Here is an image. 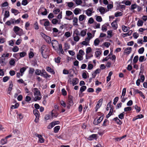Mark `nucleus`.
<instances>
[{"label":"nucleus","mask_w":147,"mask_h":147,"mask_svg":"<svg viewBox=\"0 0 147 147\" xmlns=\"http://www.w3.org/2000/svg\"><path fill=\"white\" fill-rule=\"evenodd\" d=\"M8 5V2L7 1H5L1 4V6L2 7H5L7 6Z\"/></svg>","instance_id":"4d7b16f0"},{"label":"nucleus","mask_w":147,"mask_h":147,"mask_svg":"<svg viewBox=\"0 0 147 147\" xmlns=\"http://www.w3.org/2000/svg\"><path fill=\"white\" fill-rule=\"evenodd\" d=\"M86 17V16L84 15H81L79 16V20L80 21H82Z\"/></svg>","instance_id":"b1692460"},{"label":"nucleus","mask_w":147,"mask_h":147,"mask_svg":"<svg viewBox=\"0 0 147 147\" xmlns=\"http://www.w3.org/2000/svg\"><path fill=\"white\" fill-rule=\"evenodd\" d=\"M54 110H52V111L51 114V116L52 117H56L58 116L59 115V113L57 112H56L55 113H54Z\"/></svg>","instance_id":"cd10ccee"},{"label":"nucleus","mask_w":147,"mask_h":147,"mask_svg":"<svg viewBox=\"0 0 147 147\" xmlns=\"http://www.w3.org/2000/svg\"><path fill=\"white\" fill-rule=\"evenodd\" d=\"M113 120L115 121L119 125L121 124L122 123L121 121L117 117L114 118Z\"/></svg>","instance_id":"412c9836"},{"label":"nucleus","mask_w":147,"mask_h":147,"mask_svg":"<svg viewBox=\"0 0 147 147\" xmlns=\"http://www.w3.org/2000/svg\"><path fill=\"white\" fill-rule=\"evenodd\" d=\"M72 19H73V25L74 26H77V27L79 25L78 24V19L76 17L74 18L73 17Z\"/></svg>","instance_id":"f8f14e48"},{"label":"nucleus","mask_w":147,"mask_h":147,"mask_svg":"<svg viewBox=\"0 0 147 147\" xmlns=\"http://www.w3.org/2000/svg\"><path fill=\"white\" fill-rule=\"evenodd\" d=\"M19 55L21 58L23 57L26 55V53L25 52H22L19 53Z\"/></svg>","instance_id":"ea45409f"},{"label":"nucleus","mask_w":147,"mask_h":147,"mask_svg":"<svg viewBox=\"0 0 147 147\" xmlns=\"http://www.w3.org/2000/svg\"><path fill=\"white\" fill-rule=\"evenodd\" d=\"M32 91L34 93V95L35 96H40L41 94L40 92L37 88H35L32 89Z\"/></svg>","instance_id":"39448f33"},{"label":"nucleus","mask_w":147,"mask_h":147,"mask_svg":"<svg viewBox=\"0 0 147 147\" xmlns=\"http://www.w3.org/2000/svg\"><path fill=\"white\" fill-rule=\"evenodd\" d=\"M67 6L70 8L73 7L74 5V3L72 2H68L66 3Z\"/></svg>","instance_id":"c03bdc74"},{"label":"nucleus","mask_w":147,"mask_h":147,"mask_svg":"<svg viewBox=\"0 0 147 147\" xmlns=\"http://www.w3.org/2000/svg\"><path fill=\"white\" fill-rule=\"evenodd\" d=\"M9 79V78L7 76H6L3 78V82H6Z\"/></svg>","instance_id":"0e129e2a"},{"label":"nucleus","mask_w":147,"mask_h":147,"mask_svg":"<svg viewBox=\"0 0 147 147\" xmlns=\"http://www.w3.org/2000/svg\"><path fill=\"white\" fill-rule=\"evenodd\" d=\"M100 42V41L98 38L95 39L94 41V44L95 46H97L98 45Z\"/></svg>","instance_id":"f704fd0d"},{"label":"nucleus","mask_w":147,"mask_h":147,"mask_svg":"<svg viewBox=\"0 0 147 147\" xmlns=\"http://www.w3.org/2000/svg\"><path fill=\"white\" fill-rule=\"evenodd\" d=\"M26 70V68L25 67H23L21 68L20 70V72L21 73V76H22L23 73Z\"/></svg>","instance_id":"4c0bfd02"},{"label":"nucleus","mask_w":147,"mask_h":147,"mask_svg":"<svg viewBox=\"0 0 147 147\" xmlns=\"http://www.w3.org/2000/svg\"><path fill=\"white\" fill-rule=\"evenodd\" d=\"M9 16V12L8 11H6L4 14V17L3 18V21H4L7 18H8Z\"/></svg>","instance_id":"aec40b11"},{"label":"nucleus","mask_w":147,"mask_h":147,"mask_svg":"<svg viewBox=\"0 0 147 147\" xmlns=\"http://www.w3.org/2000/svg\"><path fill=\"white\" fill-rule=\"evenodd\" d=\"M95 17H96V20L97 22H100L102 21V19L101 16H96Z\"/></svg>","instance_id":"c85d7f7f"},{"label":"nucleus","mask_w":147,"mask_h":147,"mask_svg":"<svg viewBox=\"0 0 147 147\" xmlns=\"http://www.w3.org/2000/svg\"><path fill=\"white\" fill-rule=\"evenodd\" d=\"M81 11L80 9L76 8L74 11V13L75 15H77L79 13V11L80 12Z\"/></svg>","instance_id":"bb28decb"},{"label":"nucleus","mask_w":147,"mask_h":147,"mask_svg":"<svg viewBox=\"0 0 147 147\" xmlns=\"http://www.w3.org/2000/svg\"><path fill=\"white\" fill-rule=\"evenodd\" d=\"M143 22L141 20H139L138 21L137 25L138 26H142L143 25Z\"/></svg>","instance_id":"79ce46f5"},{"label":"nucleus","mask_w":147,"mask_h":147,"mask_svg":"<svg viewBox=\"0 0 147 147\" xmlns=\"http://www.w3.org/2000/svg\"><path fill=\"white\" fill-rule=\"evenodd\" d=\"M73 35L79 36L80 35V32L78 29H76L74 32Z\"/></svg>","instance_id":"c756f323"},{"label":"nucleus","mask_w":147,"mask_h":147,"mask_svg":"<svg viewBox=\"0 0 147 147\" xmlns=\"http://www.w3.org/2000/svg\"><path fill=\"white\" fill-rule=\"evenodd\" d=\"M75 3L77 5H79L82 3V1L81 0H76Z\"/></svg>","instance_id":"5fc2aeb1"},{"label":"nucleus","mask_w":147,"mask_h":147,"mask_svg":"<svg viewBox=\"0 0 147 147\" xmlns=\"http://www.w3.org/2000/svg\"><path fill=\"white\" fill-rule=\"evenodd\" d=\"M61 58L59 57L55 58V62L57 63H59L60 62Z\"/></svg>","instance_id":"3c124183"},{"label":"nucleus","mask_w":147,"mask_h":147,"mask_svg":"<svg viewBox=\"0 0 147 147\" xmlns=\"http://www.w3.org/2000/svg\"><path fill=\"white\" fill-rule=\"evenodd\" d=\"M14 25L16 24H19L20 21H21V19L19 18L16 20L14 18Z\"/></svg>","instance_id":"603ef678"},{"label":"nucleus","mask_w":147,"mask_h":147,"mask_svg":"<svg viewBox=\"0 0 147 147\" xmlns=\"http://www.w3.org/2000/svg\"><path fill=\"white\" fill-rule=\"evenodd\" d=\"M97 135L96 134H93L90 136L88 138V139L90 140H92L96 138Z\"/></svg>","instance_id":"dca6fc26"},{"label":"nucleus","mask_w":147,"mask_h":147,"mask_svg":"<svg viewBox=\"0 0 147 147\" xmlns=\"http://www.w3.org/2000/svg\"><path fill=\"white\" fill-rule=\"evenodd\" d=\"M60 127L59 126H57L55 127L54 128V132L55 133H57L60 129Z\"/></svg>","instance_id":"a19ab883"},{"label":"nucleus","mask_w":147,"mask_h":147,"mask_svg":"<svg viewBox=\"0 0 147 147\" xmlns=\"http://www.w3.org/2000/svg\"><path fill=\"white\" fill-rule=\"evenodd\" d=\"M101 53V52L100 51H97L95 52V54L96 57H99Z\"/></svg>","instance_id":"a18cd8bd"},{"label":"nucleus","mask_w":147,"mask_h":147,"mask_svg":"<svg viewBox=\"0 0 147 147\" xmlns=\"http://www.w3.org/2000/svg\"><path fill=\"white\" fill-rule=\"evenodd\" d=\"M19 49L17 46H15L12 49V51L13 52H17L19 51Z\"/></svg>","instance_id":"49530a36"},{"label":"nucleus","mask_w":147,"mask_h":147,"mask_svg":"<svg viewBox=\"0 0 147 147\" xmlns=\"http://www.w3.org/2000/svg\"><path fill=\"white\" fill-rule=\"evenodd\" d=\"M122 29L123 31L124 32H127L129 29V27H127L124 25H123L122 26Z\"/></svg>","instance_id":"7c9ffc66"},{"label":"nucleus","mask_w":147,"mask_h":147,"mask_svg":"<svg viewBox=\"0 0 147 147\" xmlns=\"http://www.w3.org/2000/svg\"><path fill=\"white\" fill-rule=\"evenodd\" d=\"M58 20L56 19H53L52 21V22L53 24H56L58 23Z\"/></svg>","instance_id":"e2e57ef3"},{"label":"nucleus","mask_w":147,"mask_h":147,"mask_svg":"<svg viewBox=\"0 0 147 147\" xmlns=\"http://www.w3.org/2000/svg\"><path fill=\"white\" fill-rule=\"evenodd\" d=\"M137 5L135 4H132L131 6V10H133L137 8Z\"/></svg>","instance_id":"052dcab7"},{"label":"nucleus","mask_w":147,"mask_h":147,"mask_svg":"<svg viewBox=\"0 0 147 147\" xmlns=\"http://www.w3.org/2000/svg\"><path fill=\"white\" fill-rule=\"evenodd\" d=\"M33 113L36 116V119L34 121L36 123H37L39 117V113L36 109H34L33 110Z\"/></svg>","instance_id":"7ed1b4c3"},{"label":"nucleus","mask_w":147,"mask_h":147,"mask_svg":"<svg viewBox=\"0 0 147 147\" xmlns=\"http://www.w3.org/2000/svg\"><path fill=\"white\" fill-rule=\"evenodd\" d=\"M73 97L71 95H69L68 96V102L69 105H73L74 104Z\"/></svg>","instance_id":"9b49d317"},{"label":"nucleus","mask_w":147,"mask_h":147,"mask_svg":"<svg viewBox=\"0 0 147 147\" xmlns=\"http://www.w3.org/2000/svg\"><path fill=\"white\" fill-rule=\"evenodd\" d=\"M7 139L5 138V139H2L1 141V144L3 145L7 143Z\"/></svg>","instance_id":"58836bf2"},{"label":"nucleus","mask_w":147,"mask_h":147,"mask_svg":"<svg viewBox=\"0 0 147 147\" xmlns=\"http://www.w3.org/2000/svg\"><path fill=\"white\" fill-rule=\"evenodd\" d=\"M66 14L67 16H72V17H70L69 18L66 17L65 19L68 20H71L72 19V18L74 16V15L73 14V13L71 11L69 10L66 11Z\"/></svg>","instance_id":"f03ea898"},{"label":"nucleus","mask_w":147,"mask_h":147,"mask_svg":"<svg viewBox=\"0 0 147 147\" xmlns=\"http://www.w3.org/2000/svg\"><path fill=\"white\" fill-rule=\"evenodd\" d=\"M123 15V13L121 12H117L115 14V17H118L121 16Z\"/></svg>","instance_id":"e433bc0d"},{"label":"nucleus","mask_w":147,"mask_h":147,"mask_svg":"<svg viewBox=\"0 0 147 147\" xmlns=\"http://www.w3.org/2000/svg\"><path fill=\"white\" fill-rule=\"evenodd\" d=\"M47 49H46V46L45 45H42L40 49V51L41 54L43 53L45 51H46Z\"/></svg>","instance_id":"5701e85b"},{"label":"nucleus","mask_w":147,"mask_h":147,"mask_svg":"<svg viewBox=\"0 0 147 147\" xmlns=\"http://www.w3.org/2000/svg\"><path fill=\"white\" fill-rule=\"evenodd\" d=\"M112 30H108L107 32V33L108 35L109 36V37L111 38L112 36Z\"/></svg>","instance_id":"bf43d9fd"},{"label":"nucleus","mask_w":147,"mask_h":147,"mask_svg":"<svg viewBox=\"0 0 147 147\" xmlns=\"http://www.w3.org/2000/svg\"><path fill=\"white\" fill-rule=\"evenodd\" d=\"M92 10L89 9L86 11V14L88 16H91L92 13Z\"/></svg>","instance_id":"6ab92c4d"},{"label":"nucleus","mask_w":147,"mask_h":147,"mask_svg":"<svg viewBox=\"0 0 147 147\" xmlns=\"http://www.w3.org/2000/svg\"><path fill=\"white\" fill-rule=\"evenodd\" d=\"M55 123H54V121L52 122L47 127V128L48 129H50L53 127L55 125Z\"/></svg>","instance_id":"2f4dec72"},{"label":"nucleus","mask_w":147,"mask_h":147,"mask_svg":"<svg viewBox=\"0 0 147 147\" xmlns=\"http://www.w3.org/2000/svg\"><path fill=\"white\" fill-rule=\"evenodd\" d=\"M144 47H142L140 49L138 50V52L139 54H141L143 53L144 51Z\"/></svg>","instance_id":"de8ad7c7"},{"label":"nucleus","mask_w":147,"mask_h":147,"mask_svg":"<svg viewBox=\"0 0 147 147\" xmlns=\"http://www.w3.org/2000/svg\"><path fill=\"white\" fill-rule=\"evenodd\" d=\"M73 39L76 42H78L80 39V38L79 36H77L73 35Z\"/></svg>","instance_id":"a878e982"},{"label":"nucleus","mask_w":147,"mask_h":147,"mask_svg":"<svg viewBox=\"0 0 147 147\" xmlns=\"http://www.w3.org/2000/svg\"><path fill=\"white\" fill-rule=\"evenodd\" d=\"M46 70L47 71L50 72L53 74H55V72L54 70L52 69L50 67H47L46 68Z\"/></svg>","instance_id":"a211bd4d"},{"label":"nucleus","mask_w":147,"mask_h":147,"mask_svg":"<svg viewBox=\"0 0 147 147\" xmlns=\"http://www.w3.org/2000/svg\"><path fill=\"white\" fill-rule=\"evenodd\" d=\"M102 99H100L99 100L98 102L97 103L96 106V111H97L98 109L102 105Z\"/></svg>","instance_id":"423d86ee"},{"label":"nucleus","mask_w":147,"mask_h":147,"mask_svg":"<svg viewBox=\"0 0 147 147\" xmlns=\"http://www.w3.org/2000/svg\"><path fill=\"white\" fill-rule=\"evenodd\" d=\"M43 57L45 58H47L48 57V52L47 49L42 54Z\"/></svg>","instance_id":"f3484780"},{"label":"nucleus","mask_w":147,"mask_h":147,"mask_svg":"<svg viewBox=\"0 0 147 147\" xmlns=\"http://www.w3.org/2000/svg\"><path fill=\"white\" fill-rule=\"evenodd\" d=\"M135 109L136 110V112H139L140 111V107H139L136 105L135 106Z\"/></svg>","instance_id":"338daca9"},{"label":"nucleus","mask_w":147,"mask_h":147,"mask_svg":"<svg viewBox=\"0 0 147 147\" xmlns=\"http://www.w3.org/2000/svg\"><path fill=\"white\" fill-rule=\"evenodd\" d=\"M106 8L103 7H99L98 9L97 10H98L100 13L101 14H104L106 12Z\"/></svg>","instance_id":"1a4fd4ad"},{"label":"nucleus","mask_w":147,"mask_h":147,"mask_svg":"<svg viewBox=\"0 0 147 147\" xmlns=\"http://www.w3.org/2000/svg\"><path fill=\"white\" fill-rule=\"evenodd\" d=\"M103 116H101L97 120L96 123L95 121V120H94L93 123L95 125H97L100 123L103 120Z\"/></svg>","instance_id":"9d476101"},{"label":"nucleus","mask_w":147,"mask_h":147,"mask_svg":"<svg viewBox=\"0 0 147 147\" xmlns=\"http://www.w3.org/2000/svg\"><path fill=\"white\" fill-rule=\"evenodd\" d=\"M119 99V97H116L114 100V102L113 104L114 105H115L116 103L118 101Z\"/></svg>","instance_id":"680f3d73"},{"label":"nucleus","mask_w":147,"mask_h":147,"mask_svg":"<svg viewBox=\"0 0 147 147\" xmlns=\"http://www.w3.org/2000/svg\"><path fill=\"white\" fill-rule=\"evenodd\" d=\"M86 30H82L80 32V35L82 36H84L86 34Z\"/></svg>","instance_id":"c9c22d12"},{"label":"nucleus","mask_w":147,"mask_h":147,"mask_svg":"<svg viewBox=\"0 0 147 147\" xmlns=\"http://www.w3.org/2000/svg\"><path fill=\"white\" fill-rule=\"evenodd\" d=\"M111 25L113 29L116 30L117 28V20H115L111 23Z\"/></svg>","instance_id":"6e6552de"},{"label":"nucleus","mask_w":147,"mask_h":147,"mask_svg":"<svg viewBox=\"0 0 147 147\" xmlns=\"http://www.w3.org/2000/svg\"><path fill=\"white\" fill-rule=\"evenodd\" d=\"M15 63V59H11L9 61V63L11 65H14Z\"/></svg>","instance_id":"37998d69"},{"label":"nucleus","mask_w":147,"mask_h":147,"mask_svg":"<svg viewBox=\"0 0 147 147\" xmlns=\"http://www.w3.org/2000/svg\"><path fill=\"white\" fill-rule=\"evenodd\" d=\"M132 48L131 47H128L125 49L124 51V53L127 55H129L131 52Z\"/></svg>","instance_id":"ddd939ff"},{"label":"nucleus","mask_w":147,"mask_h":147,"mask_svg":"<svg viewBox=\"0 0 147 147\" xmlns=\"http://www.w3.org/2000/svg\"><path fill=\"white\" fill-rule=\"evenodd\" d=\"M138 59V55H136L135 56L133 59V62L134 63H136Z\"/></svg>","instance_id":"8fccbe9b"},{"label":"nucleus","mask_w":147,"mask_h":147,"mask_svg":"<svg viewBox=\"0 0 147 147\" xmlns=\"http://www.w3.org/2000/svg\"><path fill=\"white\" fill-rule=\"evenodd\" d=\"M44 10L43 11V12H41L42 15H46L47 14V9L44 7H41L40 8V10L41 11V10Z\"/></svg>","instance_id":"4be33fe9"},{"label":"nucleus","mask_w":147,"mask_h":147,"mask_svg":"<svg viewBox=\"0 0 147 147\" xmlns=\"http://www.w3.org/2000/svg\"><path fill=\"white\" fill-rule=\"evenodd\" d=\"M125 5H120V4H119V8L120 9H125Z\"/></svg>","instance_id":"69168bd1"},{"label":"nucleus","mask_w":147,"mask_h":147,"mask_svg":"<svg viewBox=\"0 0 147 147\" xmlns=\"http://www.w3.org/2000/svg\"><path fill=\"white\" fill-rule=\"evenodd\" d=\"M13 30L17 34H18V32L20 30H22V29L20 28L17 26H15L13 28Z\"/></svg>","instance_id":"4468645a"},{"label":"nucleus","mask_w":147,"mask_h":147,"mask_svg":"<svg viewBox=\"0 0 147 147\" xmlns=\"http://www.w3.org/2000/svg\"><path fill=\"white\" fill-rule=\"evenodd\" d=\"M86 89V86H82L80 89V92L82 93Z\"/></svg>","instance_id":"473e14b6"},{"label":"nucleus","mask_w":147,"mask_h":147,"mask_svg":"<svg viewBox=\"0 0 147 147\" xmlns=\"http://www.w3.org/2000/svg\"><path fill=\"white\" fill-rule=\"evenodd\" d=\"M68 81V82H69L70 84H72L73 86L77 84L78 82V79L76 78H74L72 80H71V79H70Z\"/></svg>","instance_id":"20e7f679"},{"label":"nucleus","mask_w":147,"mask_h":147,"mask_svg":"<svg viewBox=\"0 0 147 147\" xmlns=\"http://www.w3.org/2000/svg\"><path fill=\"white\" fill-rule=\"evenodd\" d=\"M131 110V108L130 107H125L124 109L125 111L127 112L130 111Z\"/></svg>","instance_id":"6e6d98bb"},{"label":"nucleus","mask_w":147,"mask_h":147,"mask_svg":"<svg viewBox=\"0 0 147 147\" xmlns=\"http://www.w3.org/2000/svg\"><path fill=\"white\" fill-rule=\"evenodd\" d=\"M11 12L12 13H14L15 15H16L18 13H20V12L18 10L14 9H11Z\"/></svg>","instance_id":"393cba45"},{"label":"nucleus","mask_w":147,"mask_h":147,"mask_svg":"<svg viewBox=\"0 0 147 147\" xmlns=\"http://www.w3.org/2000/svg\"><path fill=\"white\" fill-rule=\"evenodd\" d=\"M77 59L80 61L82 60L83 59V56L79 54L77 55Z\"/></svg>","instance_id":"864d4df0"},{"label":"nucleus","mask_w":147,"mask_h":147,"mask_svg":"<svg viewBox=\"0 0 147 147\" xmlns=\"http://www.w3.org/2000/svg\"><path fill=\"white\" fill-rule=\"evenodd\" d=\"M36 136L39 138V140L40 143H43L44 142L45 140L43 138L41 135L40 134H36Z\"/></svg>","instance_id":"2eb2a0df"},{"label":"nucleus","mask_w":147,"mask_h":147,"mask_svg":"<svg viewBox=\"0 0 147 147\" xmlns=\"http://www.w3.org/2000/svg\"><path fill=\"white\" fill-rule=\"evenodd\" d=\"M45 40L48 43H50L51 42L52 46L53 48L55 46V44H58V42L55 40H53L51 42V38L48 36L45 38Z\"/></svg>","instance_id":"f257e3e1"},{"label":"nucleus","mask_w":147,"mask_h":147,"mask_svg":"<svg viewBox=\"0 0 147 147\" xmlns=\"http://www.w3.org/2000/svg\"><path fill=\"white\" fill-rule=\"evenodd\" d=\"M45 20L44 23V25L45 26V27L48 26L50 24V23L48 20L47 19H45Z\"/></svg>","instance_id":"72a5a7b5"},{"label":"nucleus","mask_w":147,"mask_h":147,"mask_svg":"<svg viewBox=\"0 0 147 147\" xmlns=\"http://www.w3.org/2000/svg\"><path fill=\"white\" fill-rule=\"evenodd\" d=\"M60 11V10L59 9H56L53 11V12L54 14H57Z\"/></svg>","instance_id":"13d9d810"},{"label":"nucleus","mask_w":147,"mask_h":147,"mask_svg":"<svg viewBox=\"0 0 147 147\" xmlns=\"http://www.w3.org/2000/svg\"><path fill=\"white\" fill-rule=\"evenodd\" d=\"M5 24L7 26H10L11 24L14 25V18H11L9 20L7 21L5 23Z\"/></svg>","instance_id":"0eeeda50"},{"label":"nucleus","mask_w":147,"mask_h":147,"mask_svg":"<svg viewBox=\"0 0 147 147\" xmlns=\"http://www.w3.org/2000/svg\"><path fill=\"white\" fill-rule=\"evenodd\" d=\"M145 60H146L144 59V56H141L139 57V61L141 62H142Z\"/></svg>","instance_id":"09e8293b"},{"label":"nucleus","mask_w":147,"mask_h":147,"mask_svg":"<svg viewBox=\"0 0 147 147\" xmlns=\"http://www.w3.org/2000/svg\"><path fill=\"white\" fill-rule=\"evenodd\" d=\"M118 117L119 119H122L124 118V115L123 113H121L118 115Z\"/></svg>","instance_id":"774afa93"}]
</instances>
